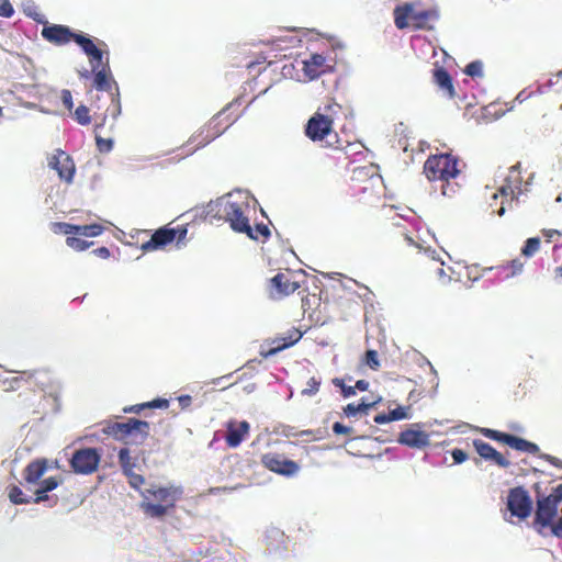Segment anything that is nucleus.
Instances as JSON below:
<instances>
[{"mask_svg":"<svg viewBox=\"0 0 562 562\" xmlns=\"http://www.w3.org/2000/svg\"><path fill=\"white\" fill-rule=\"evenodd\" d=\"M369 387V383L366 380H359L356 382L355 390L367 391Z\"/></svg>","mask_w":562,"mask_h":562,"instance_id":"obj_57","label":"nucleus"},{"mask_svg":"<svg viewBox=\"0 0 562 562\" xmlns=\"http://www.w3.org/2000/svg\"><path fill=\"white\" fill-rule=\"evenodd\" d=\"M549 458H550V461H551L552 463H554V462H553V460H554L555 458H554V457H549Z\"/></svg>","mask_w":562,"mask_h":562,"instance_id":"obj_60","label":"nucleus"},{"mask_svg":"<svg viewBox=\"0 0 562 562\" xmlns=\"http://www.w3.org/2000/svg\"><path fill=\"white\" fill-rule=\"evenodd\" d=\"M128 479V484L139 493L143 491L142 486L145 484V477L134 471L124 474Z\"/></svg>","mask_w":562,"mask_h":562,"instance_id":"obj_40","label":"nucleus"},{"mask_svg":"<svg viewBox=\"0 0 562 562\" xmlns=\"http://www.w3.org/2000/svg\"><path fill=\"white\" fill-rule=\"evenodd\" d=\"M364 362L373 370H378L380 367V361L378 358V352L375 350H368L364 355Z\"/></svg>","mask_w":562,"mask_h":562,"instance_id":"obj_47","label":"nucleus"},{"mask_svg":"<svg viewBox=\"0 0 562 562\" xmlns=\"http://www.w3.org/2000/svg\"><path fill=\"white\" fill-rule=\"evenodd\" d=\"M473 447L482 459L492 461L499 468H508L510 465V462L490 443L481 439H474Z\"/></svg>","mask_w":562,"mask_h":562,"instance_id":"obj_21","label":"nucleus"},{"mask_svg":"<svg viewBox=\"0 0 562 562\" xmlns=\"http://www.w3.org/2000/svg\"><path fill=\"white\" fill-rule=\"evenodd\" d=\"M119 463L122 468L123 474L134 471V468L136 467V463L132 460L127 448H122L119 451Z\"/></svg>","mask_w":562,"mask_h":562,"instance_id":"obj_31","label":"nucleus"},{"mask_svg":"<svg viewBox=\"0 0 562 562\" xmlns=\"http://www.w3.org/2000/svg\"><path fill=\"white\" fill-rule=\"evenodd\" d=\"M303 70L310 79H315L326 71V58L321 54H312L303 61Z\"/></svg>","mask_w":562,"mask_h":562,"instance_id":"obj_26","label":"nucleus"},{"mask_svg":"<svg viewBox=\"0 0 562 562\" xmlns=\"http://www.w3.org/2000/svg\"><path fill=\"white\" fill-rule=\"evenodd\" d=\"M61 101H63L64 106H65L67 110H69V111H71V110H72V108H74V101H72V94H71V92H70L69 90L64 89V90L61 91Z\"/></svg>","mask_w":562,"mask_h":562,"instance_id":"obj_50","label":"nucleus"},{"mask_svg":"<svg viewBox=\"0 0 562 562\" xmlns=\"http://www.w3.org/2000/svg\"><path fill=\"white\" fill-rule=\"evenodd\" d=\"M250 429L249 423L246 420L236 422L229 420L227 423V430L225 436L226 445L231 448L238 447Z\"/></svg>","mask_w":562,"mask_h":562,"instance_id":"obj_24","label":"nucleus"},{"mask_svg":"<svg viewBox=\"0 0 562 562\" xmlns=\"http://www.w3.org/2000/svg\"><path fill=\"white\" fill-rule=\"evenodd\" d=\"M14 14V9L10 0H0V16L11 18Z\"/></svg>","mask_w":562,"mask_h":562,"instance_id":"obj_49","label":"nucleus"},{"mask_svg":"<svg viewBox=\"0 0 562 562\" xmlns=\"http://www.w3.org/2000/svg\"><path fill=\"white\" fill-rule=\"evenodd\" d=\"M103 57L100 60H91V74H93V88L98 91H104L109 93L111 104L106 108L103 113L102 122L95 125V130L103 126L108 116L116 119L121 114V100L119 86L114 80L109 60L103 63Z\"/></svg>","mask_w":562,"mask_h":562,"instance_id":"obj_3","label":"nucleus"},{"mask_svg":"<svg viewBox=\"0 0 562 562\" xmlns=\"http://www.w3.org/2000/svg\"><path fill=\"white\" fill-rule=\"evenodd\" d=\"M333 384L341 390L344 397H350L356 394L355 386H347L342 379L335 378Z\"/></svg>","mask_w":562,"mask_h":562,"instance_id":"obj_45","label":"nucleus"},{"mask_svg":"<svg viewBox=\"0 0 562 562\" xmlns=\"http://www.w3.org/2000/svg\"><path fill=\"white\" fill-rule=\"evenodd\" d=\"M104 227L101 224H89V225H75V235H82L87 237H97L101 235Z\"/></svg>","mask_w":562,"mask_h":562,"instance_id":"obj_30","label":"nucleus"},{"mask_svg":"<svg viewBox=\"0 0 562 562\" xmlns=\"http://www.w3.org/2000/svg\"><path fill=\"white\" fill-rule=\"evenodd\" d=\"M100 458L98 450L94 448L78 449L70 459V467L75 473L91 474L97 471Z\"/></svg>","mask_w":562,"mask_h":562,"instance_id":"obj_15","label":"nucleus"},{"mask_svg":"<svg viewBox=\"0 0 562 562\" xmlns=\"http://www.w3.org/2000/svg\"><path fill=\"white\" fill-rule=\"evenodd\" d=\"M464 72L470 77H482L483 76V64L480 60L471 61L467 65Z\"/></svg>","mask_w":562,"mask_h":562,"instance_id":"obj_42","label":"nucleus"},{"mask_svg":"<svg viewBox=\"0 0 562 562\" xmlns=\"http://www.w3.org/2000/svg\"><path fill=\"white\" fill-rule=\"evenodd\" d=\"M169 401L165 398H156L150 402L140 403L136 405H132L130 407H125L124 413H135L139 414L145 408H168Z\"/></svg>","mask_w":562,"mask_h":562,"instance_id":"obj_29","label":"nucleus"},{"mask_svg":"<svg viewBox=\"0 0 562 562\" xmlns=\"http://www.w3.org/2000/svg\"><path fill=\"white\" fill-rule=\"evenodd\" d=\"M214 139L215 137L211 133V130L206 126V124H204L189 138L188 145L191 146V149L196 150L206 146Z\"/></svg>","mask_w":562,"mask_h":562,"instance_id":"obj_28","label":"nucleus"},{"mask_svg":"<svg viewBox=\"0 0 562 562\" xmlns=\"http://www.w3.org/2000/svg\"><path fill=\"white\" fill-rule=\"evenodd\" d=\"M82 77H86L88 78L90 76V72L89 71H86L85 74L81 75Z\"/></svg>","mask_w":562,"mask_h":562,"instance_id":"obj_59","label":"nucleus"},{"mask_svg":"<svg viewBox=\"0 0 562 562\" xmlns=\"http://www.w3.org/2000/svg\"><path fill=\"white\" fill-rule=\"evenodd\" d=\"M9 499L14 505L30 504L31 498L25 496L23 491L18 485H12L8 493Z\"/></svg>","mask_w":562,"mask_h":562,"instance_id":"obj_33","label":"nucleus"},{"mask_svg":"<svg viewBox=\"0 0 562 562\" xmlns=\"http://www.w3.org/2000/svg\"><path fill=\"white\" fill-rule=\"evenodd\" d=\"M300 282L291 271L279 272L269 281L270 295L274 299H281L293 294L300 289Z\"/></svg>","mask_w":562,"mask_h":562,"instance_id":"obj_17","label":"nucleus"},{"mask_svg":"<svg viewBox=\"0 0 562 562\" xmlns=\"http://www.w3.org/2000/svg\"><path fill=\"white\" fill-rule=\"evenodd\" d=\"M42 36L47 42L61 46L75 42L81 47L85 54L93 61L100 60L103 56V52L99 48L94 42L83 35L74 33L68 26L61 24H49L45 25L42 30Z\"/></svg>","mask_w":562,"mask_h":562,"instance_id":"obj_5","label":"nucleus"},{"mask_svg":"<svg viewBox=\"0 0 562 562\" xmlns=\"http://www.w3.org/2000/svg\"><path fill=\"white\" fill-rule=\"evenodd\" d=\"M93 254L100 258L108 259L111 255L109 248L102 246L93 250Z\"/></svg>","mask_w":562,"mask_h":562,"instance_id":"obj_55","label":"nucleus"},{"mask_svg":"<svg viewBox=\"0 0 562 562\" xmlns=\"http://www.w3.org/2000/svg\"><path fill=\"white\" fill-rule=\"evenodd\" d=\"M63 479L60 476H49L41 481L38 485L42 486V492L46 491L48 493L57 488Z\"/></svg>","mask_w":562,"mask_h":562,"instance_id":"obj_41","label":"nucleus"},{"mask_svg":"<svg viewBox=\"0 0 562 562\" xmlns=\"http://www.w3.org/2000/svg\"><path fill=\"white\" fill-rule=\"evenodd\" d=\"M522 178L520 173V165L517 164L509 168L504 183L493 194V199H502L501 206L496 211L497 215L503 216L507 209H512L513 204L518 201L522 193Z\"/></svg>","mask_w":562,"mask_h":562,"instance_id":"obj_10","label":"nucleus"},{"mask_svg":"<svg viewBox=\"0 0 562 562\" xmlns=\"http://www.w3.org/2000/svg\"><path fill=\"white\" fill-rule=\"evenodd\" d=\"M536 492V512L533 527L538 532L549 528L558 515V508L562 502V483L555 486L549 495L540 491L539 484L535 485Z\"/></svg>","mask_w":562,"mask_h":562,"instance_id":"obj_7","label":"nucleus"},{"mask_svg":"<svg viewBox=\"0 0 562 562\" xmlns=\"http://www.w3.org/2000/svg\"><path fill=\"white\" fill-rule=\"evenodd\" d=\"M397 441L401 445L414 449H424L430 445L429 434L414 428H408L402 431Z\"/></svg>","mask_w":562,"mask_h":562,"instance_id":"obj_23","label":"nucleus"},{"mask_svg":"<svg viewBox=\"0 0 562 562\" xmlns=\"http://www.w3.org/2000/svg\"><path fill=\"white\" fill-rule=\"evenodd\" d=\"M252 65H254V64H252V63H250V64H248V65H247V67H248V68H251V67H252Z\"/></svg>","mask_w":562,"mask_h":562,"instance_id":"obj_61","label":"nucleus"},{"mask_svg":"<svg viewBox=\"0 0 562 562\" xmlns=\"http://www.w3.org/2000/svg\"><path fill=\"white\" fill-rule=\"evenodd\" d=\"M373 405L374 403H366L364 401L358 404L350 403L344 407V414L347 417H353L359 413L366 414Z\"/></svg>","mask_w":562,"mask_h":562,"instance_id":"obj_32","label":"nucleus"},{"mask_svg":"<svg viewBox=\"0 0 562 562\" xmlns=\"http://www.w3.org/2000/svg\"><path fill=\"white\" fill-rule=\"evenodd\" d=\"M231 106L232 104H228L206 123L215 138L221 136L237 120V115L228 113Z\"/></svg>","mask_w":562,"mask_h":562,"instance_id":"obj_22","label":"nucleus"},{"mask_svg":"<svg viewBox=\"0 0 562 562\" xmlns=\"http://www.w3.org/2000/svg\"><path fill=\"white\" fill-rule=\"evenodd\" d=\"M74 117L80 125H89L91 123V116L89 109L86 105H79L74 113Z\"/></svg>","mask_w":562,"mask_h":562,"instance_id":"obj_37","label":"nucleus"},{"mask_svg":"<svg viewBox=\"0 0 562 562\" xmlns=\"http://www.w3.org/2000/svg\"><path fill=\"white\" fill-rule=\"evenodd\" d=\"M374 422L376 424H385V423H390L391 422V418H390V415L389 413L387 414H379L374 417Z\"/></svg>","mask_w":562,"mask_h":562,"instance_id":"obj_56","label":"nucleus"},{"mask_svg":"<svg viewBox=\"0 0 562 562\" xmlns=\"http://www.w3.org/2000/svg\"><path fill=\"white\" fill-rule=\"evenodd\" d=\"M302 336H303V333L300 329L292 327L291 329H289L286 331V334L273 338L269 342V346H270L269 349L266 351H261V355L265 358L271 357V356L295 345L302 338Z\"/></svg>","mask_w":562,"mask_h":562,"instance_id":"obj_19","label":"nucleus"},{"mask_svg":"<svg viewBox=\"0 0 562 562\" xmlns=\"http://www.w3.org/2000/svg\"><path fill=\"white\" fill-rule=\"evenodd\" d=\"M48 460L37 458L31 461L23 470V479L27 484H38L42 476L48 470Z\"/></svg>","mask_w":562,"mask_h":562,"instance_id":"obj_25","label":"nucleus"},{"mask_svg":"<svg viewBox=\"0 0 562 562\" xmlns=\"http://www.w3.org/2000/svg\"><path fill=\"white\" fill-rule=\"evenodd\" d=\"M66 244L76 251H83L92 245V241H87L75 236H68L66 238Z\"/></svg>","mask_w":562,"mask_h":562,"instance_id":"obj_36","label":"nucleus"},{"mask_svg":"<svg viewBox=\"0 0 562 562\" xmlns=\"http://www.w3.org/2000/svg\"><path fill=\"white\" fill-rule=\"evenodd\" d=\"M408 411H409V406H407V407L398 406V407L390 411L389 415H390L391 422L408 418L409 417Z\"/></svg>","mask_w":562,"mask_h":562,"instance_id":"obj_44","label":"nucleus"},{"mask_svg":"<svg viewBox=\"0 0 562 562\" xmlns=\"http://www.w3.org/2000/svg\"><path fill=\"white\" fill-rule=\"evenodd\" d=\"M182 494L183 490L180 486L151 484L140 492L142 502L139 507L150 518H162L176 508V504L181 499Z\"/></svg>","mask_w":562,"mask_h":562,"instance_id":"obj_2","label":"nucleus"},{"mask_svg":"<svg viewBox=\"0 0 562 562\" xmlns=\"http://www.w3.org/2000/svg\"><path fill=\"white\" fill-rule=\"evenodd\" d=\"M459 164V159L451 154L431 155L424 164V173L429 181H441L442 194L448 195L450 180L461 172Z\"/></svg>","mask_w":562,"mask_h":562,"instance_id":"obj_6","label":"nucleus"},{"mask_svg":"<svg viewBox=\"0 0 562 562\" xmlns=\"http://www.w3.org/2000/svg\"><path fill=\"white\" fill-rule=\"evenodd\" d=\"M541 240L539 237H531L525 241L521 248V255L525 257H532L540 249Z\"/></svg>","mask_w":562,"mask_h":562,"instance_id":"obj_35","label":"nucleus"},{"mask_svg":"<svg viewBox=\"0 0 562 562\" xmlns=\"http://www.w3.org/2000/svg\"><path fill=\"white\" fill-rule=\"evenodd\" d=\"M49 168L57 171L58 177L66 183H71L76 172V166L72 158L61 149H57L56 153L48 159Z\"/></svg>","mask_w":562,"mask_h":562,"instance_id":"obj_18","label":"nucleus"},{"mask_svg":"<svg viewBox=\"0 0 562 562\" xmlns=\"http://www.w3.org/2000/svg\"><path fill=\"white\" fill-rule=\"evenodd\" d=\"M260 461L267 470L282 476L291 477L300 471L299 463L288 459L283 453L267 452L261 456Z\"/></svg>","mask_w":562,"mask_h":562,"instance_id":"obj_14","label":"nucleus"},{"mask_svg":"<svg viewBox=\"0 0 562 562\" xmlns=\"http://www.w3.org/2000/svg\"><path fill=\"white\" fill-rule=\"evenodd\" d=\"M52 384V376L45 370L22 371L18 375L2 381L5 392L25 387L32 391H46Z\"/></svg>","mask_w":562,"mask_h":562,"instance_id":"obj_11","label":"nucleus"},{"mask_svg":"<svg viewBox=\"0 0 562 562\" xmlns=\"http://www.w3.org/2000/svg\"><path fill=\"white\" fill-rule=\"evenodd\" d=\"M435 83L443 90L449 98H454L456 91L450 74L441 66H436L432 72Z\"/></svg>","mask_w":562,"mask_h":562,"instance_id":"obj_27","label":"nucleus"},{"mask_svg":"<svg viewBox=\"0 0 562 562\" xmlns=\"http://www.w3.org/2000/svg\"><path fill=\"white\" fill-rule=\"evenodd\" d=\"M188 229L186 226L168 227L164 226L158 228L150 237L149 240L142 245V250L145 252L161 249L172 241L181 243L186 239Z\"/></svg>","mask_w":562,"mask_h":562,"instance_id":"obj_12","label":"nucleus"},{"mask_svg":"<svg viewBox=\"0 0 562 562\" xmlns=\"http://www.w3.org/2000/svg\"><path fill=\"white\" fill-rule=\"evenodd\" d=\"M48 499V495L46 491L42 492V486L38 485V488L35 491V497L33 499V503L40 504L42 502H45Z\"/></svg>","mask_w":562,"mask_h":562,"instance_id":"obj_53","label":"nucleus"},{"mask_svg":"<svg viewBox=\"0 0 562 562\" xmlns=\"http://www.w3.org/2000/svg\"><path fill=\"white\" fill-rule=\"evenodd\" d=\"M341 106L336 102H329L323 112H315L305 125V135L313 142H322L333 133L334 121Z\"/></svg>","mask_w":562,"mask_h":562,"instance_id":"obj_9","label":"nucleus"},{"mask_svg":"<svg viewBox=\"0 0 562 562\" xmlns=\"http://www.w3.org/2000/svg\"><path fill=\"white\" fill-rule=\"evenodd\" d=\"M178 402H179V406L181 407V409H187L192 403V397L187 394L181 395L178 397Z\"/></svg>","mask_w":562,"mask_h":562,"instance_id":"obj_54","label":"nucleus"},{"mask_svg":"<svg viewBox=\"0 0 562 562\" xmlns=\"http://www.w3.org/2000/svg\"><path fill=\"white\" fill-rule=\"evenodd\" d=\"M507 508L513 516L526 519L532 510V501L522 486L510 488L507 496Z\"/></svg>","mask_w":562,"mask_h":562,"instance_id":"obj_16","label":"nucleus"},{"mask_svg":"<svg viewBox=\"0 0 562 562\" xmlns=\"http://www.w3.org/2000/svg\"><path fill=\"white\" fill-rule=\"evenodd\" d=\"M477 430L484 437L495 440L497 442L505 443V445L509 446L512 449H515L517 451L526 452L529 454H537L540 451L538 445H536L531 441H528L524 438H520V437H517V436H514L510 434L502 432L499 430H495L492 428L482 427V428H479Z\"/></svg>","mask_w":562,"mask_h":562,"instance_id":"obj_13","label":"nucleus"},{"mask_svg":"<svg viewBox=\"0 0 562 562\" xmlns=\"http://www.w3.org/2000/svg\"><path fill=\"white\" fill-rule=\"evenodd\" d=\"M321 381L317 380L315 376H312L307 383L306 387L302 390V395L312 396L315 395L319 390Z\"/></svg>","mask_w":562,"mask_h":562,"instance_id":"obj_43","label":"nucleus"},{"mask_svg":"<svg viewBox=\"0 0 562 562\" xmlns=\"http://www.w3.org/2000/svg\"><path fill=\"white\" fill-rule=\"evenodd\" d=\"M414 2H405L393 10L394 24L398 30L431 31L439 20L437 7L417 11Z\"/></svg>","mask_w":562,"mask_h":562,"instance_id":"obj_4","label":"nucleus"},{"mask_svg":"<svg viewBox=\"0 0 562 562\" xmlns=\"http://www.w3.org/2000/svg\"><path fill=\"white\" fill-rule=\"evenodd\" d=\"M551 529V533L559 538V539H562V508H561V517L554 521L550 527Z\"/></svg>","mask_w":562,"mask_h":562,"instance_id":"obj_52","label":"nucleus"},{"mask_svg":"<svg viewBox=\"0 0 562 562\" xmlns=\"http://www.w3.org/2000/svg\"><path fill=\"white\" fill-rule=\"evenodd\" d=\"M451 456H452V459H453V462L456 464H460L462 462H464L465 460H468V453L465 451H463L462 449H453L451 451Z\"/></svg>","mask_w":562,"mask_h":562,"instance_id":"obj_51","label":"nucleus"},{"mask_svg":"<svg viewBox=\"0 0 562 562\" xmlns=\"http://www.w3.org/2000/svg\"><path fill=\"white\" fill-rule=\"evenodd\" d=\"M50 229L55 234L70 235L75 234V225L65 222H53L50 223Z\"/></svg>","mask_w":562,"mask_h":562,"instance_id":"obj_38","label":"nucleus"},{"mask_svg":"<svg viewBox=\"0 0 562 562\" xmlns=\"http://www.w3.org/2000/svg\"><path fill=\"white\" fill-rule=\"evenodd\" d=\"M403 235H404V239L407 241L408 245L415 244L414 239L411 236H408L407 234H403Z\"/></svg>","mask_w":562,"mask_h":562,"instance_id":"obj_58","label":"nucleus"},{"mask_svg":"<svg viewBox=\"0 0 562 562\" xmlns=\"http://www.w3.org/2000/svg\"><path fill=\"white\" fill-rule=\"evenodd\" d=\"M250 205L246 199L226 194L207 204L206 217L211 221H224L234 232L256 238L248 217Z\"/></svg>","mask_w":562,"mask_h":562,"instance_id":"obj_1","label":"nucleus"},{"mask_svg":"<svg viewBox=\"0 0 562 562\" xmlns=\"http://www.w3.org/2000/svg\"><path fill=\"white\" fill-rule=\"evenodd\" d=\"M254 234L257 235L256 238H252L254 240H259L262 238V240H267L270 236V229L266 224H257L255 228H252Z\"/></svg>","mask_w":562,"mask_h":562,"instance_id":"obj_48","label":"nucleus"},{"mask_svg":"<svg viewBox=\"0 0 562 562\" xmlns=\"http://www.w3.org/2000/svg\"><path fill=\"white\" fill-rule=\"evenodd\" d=\"M367 192V186H363L358 180L351 179L350 182H347L341 187L339 195L345 202L353 205L356 203H367V201H364Z\"/></svg>","mask_w":562,"mask_h":562,"instance_id":"obj_20","label":"nucleus"},{"mask_svg":"<svg viewBox=\"0 0 562 562\" xmlns=\"http://www.w3.org/2000/svg\"><path fill=\"white\" fill-rule=\"evenodd\" d=\"M149 424L136 418H128L123 423H110L104 434L126 445H142L149 436Z\"/></svg>","mask_w":562,"mask_h":562,"instance_id":"obj_8","label":"nucleus"},{"mask_svg":"<svg viewBox=\"0 0 562 562\" xmlns=\"http://www.w3.org/2000/svg\"><path fill=\"white\" fill-rule=\"evenodd\" d=\"M333 432L337 436H340V435L346 436L347 437L346 441L348 442L353 439L355 430L351 427L345 426L341 423L336 422L333 425Z\"/></svg>","mask_w":562,"mask_h":562,"instance_id":"obj_39","label":"nucleus"},{"mask_svg":"<svg viewBox=\"0 0 562 562\" xmlns=\"http://www.w3.org/2000/svg\"><path fill=\"white\" fill-rule=\"evenodd\" d=\"M524 263L519 259H513L507 265L498 267L506 278L515 277L522 271Z\"/></svg>","mask_w":562,"mask_h":562,"instance_id":"obj_34","label":"nucleus"},{"mask_svg":"<svg viewBox=\"0 0 562 562\" xmlns=\"http://www.w3.org/2000/svg\"><path fill=\"white\" fill-rule=\"evenodd\" d=\"M97 148L100 153H109L113 148V140L111 138H102L95 135Z\"/></svg>","mask_w":562,"mask_h":562,"instance_id":"obj_46","label":"nucleus"}]
</instances>
